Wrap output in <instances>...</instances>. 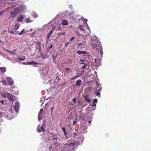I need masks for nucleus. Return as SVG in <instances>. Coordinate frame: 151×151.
I'll list each match as a JSON object with an SVG mask.
<instances>
[{"label": "nucleus", "instance_id": "obj_52", "mask_svg": "<svg viewBox=\"0 0 151 151\" xmlns=\"http://www.w3.org/2000/svg\"><path fill=\"white\" fill-rule=\"evenodd\" d=\"M1 43V41H0V44Z\"/></svg>", "mask_w": 151, "mask_h": 151}, {"label": "nucleus", "instance_id": "obj_2", "mask_svg": "<svg viewBox=\"0 0 151 151\" xmlns=\"http://www.w3.org/2000/svg\"><path fill=\"white\" fill-rule=\"evenodd\" d=\"M88 28H87L85 29L84 32H83L86 36H88L89 35L91 32L90 29L88 26Z\"/></svg>", "mask_w": 151, "mask_h": 151}, {"label": "nucleus", "instance_id": "obj_51", "mask_svg": "<svg viewBox=\"0 0 151 151\" xmlns=\"http://www.w3.org/2000/svg\"><path fill=\"white\" fill-rule=\"evenodd\" d=\"M65 33H63V35H64V34H65Z\"/></svg>", "mask_w": 151, "mask_h": 151}, {"label": "nucleus", "instance_id": "obj_48", "mask_svg": "<svg viewBox=\"0 0 151 151\" xmlns=\"http://www.w3.org/2000/svg\"><path fill=\"white\" fill-rule=\"evenodd\" d=\"M78 32H78V31H77L76 32V34H77L78 35L79 34Z\"/></svg>", "mask_w": 151, "mask_h": 151}, {"label": "nucleus", "instance_id": "obj_15", "mask_svg": "<svg viewBox=\"0 0 151 151\" xmlns=\"http://www.w3.org/2000/svg\"><path fill=\"white\" fill-rule=\"evenodd\" d=\"M76 75L75 76L73 77L72 78L71 80H74V79H75L76 78H79L80 77V75L78 73H76Z\"/></svg>", "mask_w": 151, "mask_h": 151}, {"label": "nucleus", "instance_id": "obj_28", "mask_svg": "<svg viewBox=\"0 0 151 151\" xmlns=\"http://www.w3.org/2000/svg\"><path fill=\"white\" fill-rule=\"evenodd\" d=\"M76 142H75H75H74V143H70V144H68V145H69V146H70V145L72 146H74L75 145V144H76Z\"/></svg>", "mask_w": 151, "mask_h": 151}, {"label": "nucleus", "instance_id": "obj_19", "mask_svg": "<svg viewBox=\"0 0 151 151\" xmlns=\"http://www.w3.org/2000/svg\"><path fill=\"white\" fill-rule=\"evenodd\" d=\"M19 28V26L18 24H15V26H14V29L15 30H17Z\"/></svg>", "mask_w": 151, "mask_h": 151}, {"label": "nucleus", "instance_id": "obj_41", "mask_svg": "<svg viewBox=\"0 0 151 151\" xmlns=\"http://www.w3.org/2000/svg\"><path fill=\"white\" fill-rule=\"evenodd\" d=\"M74 135L75 136H77V133H76V132H74Z\"/></svg>", "mask_w": 151, "mask_h": 151}, {"label": "nucleus", "instance_id": "obj_9", "mask_svg": "<svg viewBox=\"0 0 151 151\" xmlns=\"http://www.w3.org/2000/svg\"><path fill=\"white\" fill-rule=\"evenodd\" d=\"M37 49H38L39 50V51L40 52L41 50V43L40 42H37V45L36 46Z\"/></svg>", "mask_w": 151, "mask_h": 151}, {"label": "nucleus", "instance_id": "obj_29", "mask_svg": "<svg viewBox=\"0 0 151 151\" xmlns=\"http://www.w3.org/2000/svg\"><path fill=\"white\" fill-rule=\"evenodd\" d=\"M24 29L22 30V31H21L19 33V35H22V33H23L24 32Z\"/></svg>", "mask_w": 151, "mask_h": 151}, {"label": "nucleus", "instance_id": "obj_13", "mask_svg": "<svg viewBox=\"0 0 151 151\" xmlns=\"http://www.w3.org/2000/svg\"><path fill=\"white\" fill-rule=\"evenodd\" d=\"M82 81L81 80H78L76 81V85L77 86H80L81 85Z\"/></svg>", "mask_w": 151, "mask_h": 151}, {"label": "nucleus", "instance_id": "obj_44", "mask_svg": "<svg viewBox=\"0 0 151 151\" xmlns=\"http://www.w3.org/2000/svg\"><path fill=\"white\" fill-rule=\"evenodd\" d=\"M70 69L69 68H66L65 69V70H69Z\"/></svg>", "mask_w": 151, "mask_h": 151}, {"label": "nucleus", "instance_id": "obj_8", "mask_svg": "<svg viewBox=\"0 0 151 151\" xmlns=\"http://www.w3.org/2000/svg\"><path fill=\"white\" fill-rule=\"evenodd\" d=\"M85 46V44L84 43H80L78 45L77 47H78L79 49L82 50H83V48H84Z\"/></svg>", "mask_w": 151, "mask_h": 151}, {"label": "nucleus", "instance_id": "obj_18", "mask_svg": "<svg viewBox=\"0 0 151 151\" xmlns=\"http://www.w3.org/2000/svg\"><path fill=\"white\" fill-rule=\"evenodd\" d=\"M27 64L28 65H31V64H35L37 65V63L36 62H34L33 61H32L30 62H27Z\"/></svg>", "mask_w": 151, "mask_h": 151}, {"label": "nucleus", "instance_id": "obj_36", "mask_svg": "<svg viewBox=\"0 0 151 151\" xmlns=\"http://www.w3.org/2000/svg\"><path fill=\"white\" fill-rule=\"evenodd\" d=\"M91 88H92V87H88L87 88V89H88V90H91Z\"/></svg>", "mask_w": 151, "mask_h": 151}, {"label": "nucleus", "instance_id": "obj_4", "mask_svg": "<svg viewBox=\"0 0 151 151\" xmlns=\"http://www.w3.org/2000/svg\"><path fill=\"white\" fill-rule=\"evenodd\" d=\"M7 80L10 85L12 86L14 84L13 80L12 78L9 77H8L7 78Z\"/></svg>", "mask_w": 151, "mask_h": 151}, {"label": "nucleus", "instance_id": "obj_3", "mask_svg": "<svg viewBox=\"0 0 151 151\" xmlns=\"http://www.w3.org/2000/svg\"><path fill=\"white\" fill-rule=\"evenodd\" d=\"M20 104L18 102H17L15 104L14 109L16 112L18 113L19 110Z\"/></svg>", "mask_w": 151, "mask_h": 151}, {"label": "nucleus", "instance_id": "obj_31", "mask_svg": "<svg viewBox=\"0 0 151 151\" xmlns=\"http://www.w3.org/2000/svg\"><path fill=\"white\" fill-rule=\"evenodd\" d=\"M69 41L68 42L66 43L65 44V47H68V45L69 44Z\"/></svg>", "mask_w": 151, "mask_h": 151}, {"label": "nucleus", "instance_id": "obj_20", "mask_svg": "<svg viewBox=\"0 0 151 151\" xmlns=\"http://www.w3.org/2000/svg\"><path fill=\"white\" fill-rule=\"evenodd\" d=\"M81 64H83L84 65L82 66V68L83 69H85L86 68V66L87 64H85V63H81Z\"/></svg>", "mask_w": 151, "mask_h": 151}, {"label": "nucleus", "instance_id": "obj_53", "mask_svg": "<svg viewBox=\"0 0 151 151\" xmlns=\"http://www.w3.org/2000/svg\"><path fill=\"white\" fill-rule=\"evenodd\" d=\"M0 53H1V51H0Z\"/></svg>", "mask_w": 151, "mask_h": 151}, {"label": "nucleus", "instance_id": "obj_27", "mask_svg": "<svg viewBox=\"0 0 151 151\" xmlns=\"http://www.w3.org/2000/svg\"><path fill=\"white\" fill-rule=\"evenodd\" d=\"M37 130L38 132H41V130L40 129V127H38L37 128Z\"/></svg>", "mask_w": 151, "mask_h": 151}, {"label": "nucleus", "instance_id": "obj_26", "mask_svg": "<svg viewBox=\"0 0 151 151\" xmlns=\"http://www.w3.org/2000/svg\"><path fill=\"white\" fill-rule=\"evenodd\" d=\"M62 129H63V130L64 132V133L65 134V135H66V134H67V132L65 131V128L63 127L62 128Z\"/></svg>", "mask_w": 151, "mask_h": 151}, {"label": "nucleus", "instance_id": "obj_22", "mask_svg": "<svg viewBox=\"0 0 151 151\" xmlns=\"http://www.w3.org/2000/svg\"><path fill=\"white\" fill-rule=\"evenodd\" d=\"M1 82L5 85H6L7 84L6 81L4 79L1 81Z\"/></svg>", "mask_w": 151, "mask_h": 151}, {"label": "nucleus", "instance_id": "obj_25", "mask_svg": "<svg viewBox=\"0 0 151 151\" xmlns=\"http://www.w3.org/2000/svg\"><path fill=\"white\" fill-rule=\"evenodd\" d=\"M6 95L5 93H4L3 94H1V97H3L4 98H6Z\"/></svg>", "mask_w": 151, "mask_h": 151}, {"label": "nucleus", "instance_id": "obj_30", "mask_svg": "<svg viewBox=\"0 0 151 151\" xmlns=\"http://www.w3.org/2000/svg\"><path fill=\"white\" fill-rule=\"evenodd\" d=\"M41 131H42L43 132L45 131V129L43 126H41Z\"/></svg>", "mask_w": 151, "mask_h": 151}, {"label": "nucleus", "instance_id": "obj_7", "mask_svg": "<svg viewBox=\"0 0 151 151\" xmlns=\"http://www.w3.org/2000/svg\"><path fill=\"white\" fill-rule=\"evenodd\" d=\"M24 17L22 15H19L18 17H17V22H22L23 20Z\"/></svg>", "mask_w": 151, "mask_h": 151}, {"label": "nucleus", "instance_id": "obj_12", "mask_svg": "<svg viewBox=\"0 0 151 151\" xmlns=\"http://www.w3.org/2000/svg\"><path fill=\"white\" fill-rule=\"evenodd\" d=\"M43 109H41L40 110V111L38 115V118H41L42 117V114L43 112Z\"/></svg>", "mask_w": 151, "mask_h": 151}, {"label": "nucleus", "instance_id": "obj_37", "mask_svg": "<svg viewBox=\"0 0 151 151\" xmlns=\"http://www.w3.org/2000/svg\"><path fill=\"white\" fill-rule=\"evenodd\" d=\"M76 98H74L73 99V101L74 102H76Z\"/></svg>", "mask_w": 151, "mask_h": 151}, {"label": "nucleus", "instance_id": "obj_14", "mask_svg": "<svg viewBox=\"0 0 151 151\" xmlns=\"http://www.w3.org/2000/svg\"><path fill=\"white\" fill-rule=\"evenodd\" d=\"M62 24L63 25H67L69 24V23L68 21L64 20L62 22Z\"/></svg>", "mask_w": 151, "mask_h": 151}, {"label": "nucleus", "instance_id": "obj_10", "mask_svg": "<svg viewBox=\"0 0 151 151\" xmlns=\"http://www.w3.org/2000/svg\"><path fill=\"white\" fill-rule=\"evenodd\" d=\"M77 53L78 55H81V54H86L87 52L84 51L78 50L77 51Z\"/></svg>", "mask_w": 151, "mask_h": 151}, {"label": "nucleus", "instance_id": "obj_5", "mask_svg": "<svg viewBox=\"0 0 151 151\" xmlns=\"http://www.w3.org/2000/svg\"><path fill=\"white\" fill-rule=\"evenodd\" d=\"M55 27H53L51 30L47 34V39H49L50 37V36L52 34L53 32L54 31L55 29Z\"/></svg>", "mask_w": 151, "mask_h": 151}, {"label": "nucleus", "instance_id": "obj_24", "mask_svg": "<svg viewBox=\"0 0 151 151\" xmlns=\"http://www.w3.org/2000/svg\"><path fill=\"white\" fill-rule=\"evenodd\" d=\"M8 31H9V32L11 33V34H12L13 35L14 34V32L13 31V30L12 29L11 30L10 29H8Z\"/></svg>", "mask_w": 151, "mask_h": 151}, {"label": "nucleus", "instance_id": "obj_35", "mask_svg": "<svg viewBox=\"0 0 151 151\" xmlns=\"http://www.w3.org/2000/svg\"><path fill=\"white\" fill-rule=\"evenodd\" d=\"M93 102H94V103H95V102H97V99H95L93 100Z\"/></svg>", "mask_w": 151, "mask_h": 151}, {"label": "nucleus", "instance_id": "obj_33", "mask_svg": "<svg viewBox=\"0 0 151 151\" xmlns=\"http://www.w3.org/2000/svg\"><path fill=\"white\" fill-rule=\"evenodd\" d=\"M96 95V96L99 95V97H100V93L99 92H97Z\"/></svg>", "mask_w": 151, "mask_h": 151}, {"label": "nucleus", "instance_id": "obj_50", "mask_svg": "<svg viewBox=\"0 0 151 151\" xmlns=\"http://www.w3.org/2000/svg\"><path fill=\"white\" fill-rule=\"evenodd\" d=\"M81 62H83V60H81Z\"/></svg>", "mask_w": 151, "mask_h": 151}, {"label": "nucleus", "instance_id": "obj_49", "mask_svg": "<svg viewBox=\"0 0 151 151\" xmlns=\"http://www.w3.org/2000/svg\"><path fill=\"white\" fill-rule=\"evenodd\" d=\"M91 121H89V123H91Z\"/></svg>", "mask_w": 151, "mask_h": 151}, {"label": "nucleus", "instance_id": "obj_1", "mask_svg": "<svg viewBox=\"0 0 151 151\" xmlns=\"http://www.w3.org/2000/svg\"><path fill=\"white\" fill-rule=\"evenodd\" d=\"M7 98L8 99L9 101H12V102H13L14 101V96L13 95L9 93H7Z\"/></svg>", "mask_w": 151, "mask_h": 151}, {"label": "nucleus", "instance_id": "obj_21", "mask_svg": "<svg viewBox=\"0 0 151 151\" xmlns=\"http://www.w3.org/2000/svg\"><path fill=\"white\" fill-rule=\"evenodd\" d=\"M100 50V55H103V52L102 50V47L101 46H99Z\"/></svg>", "mask_w": 151, "mask_h": 151}, {"label": "nucleus", "instance_id": "obj_40", "mask_svg": "<svg viewBox=\"0 0 151 151\" xmlns=\"http://www.w3.org/2000/svg\"><path fill=\"white\" fill-rule=\"evenodd\" d=\"M33 16H34V17L35 18H36V17H37V16L36 14H34L33 15Z\"/></svg>", "mask_w": 151, "mask_h": 151}, {"label": "nucleus", "instance_id": "obj_11", "mask_svg": "<svg viewBox=\"0 0 151 151\" xmlns=\"http://www.w3.org/2000/svg\"><path fill=\"white\" fill-rule=\"evenodd\" d=\"M84 99L85 101L87 102H90L91 101V100L88 97V95H85L84 96Z\"/></svg>", "mask_w": 151, "mask_h": 151}, {"label": "nucleus", "instance_id": "obj_38", "mask_svg": "<svg viewBox=\"0 0 151 151\" xmlns=\"http://www.w3.org/2000/svg\"><path fill=\"white\" fill-rule=\"evenodd\" d=\"M96 106V104H95V103H93H93L92 104V106Z\"/></svg>", "mask_w": 151, "mask_h": 151}, {"label": "nucleus", "instance_id": "obj_34", "mask_svg": "<svg viewBox=\"0 0 151 151\" xmlns=\"http://www.w3.org/2000/svg\"><path fill=\"white\" fill-rule=\"evenodd\" d=\"M19 60H20L23 61V60H25V58H19Z\"/></svg>", "mask_w": 151, "mask_h": 151}, {"label": "nucleus", "instance_id": "obj_47", "mask_svg": "<svg viewBox=\"0 0 151 151\" xmlns=\"http://www.w3.org/2000/svg\"><path fill=\"white\" fill-rule=\"evenodd\" d=\"M101 88H100V89H98V91H101Z\"/></svg>", "mask_w": 151, "mask_h": 151}, {"label": "nucleus", "instance_id": "obj_43", "mask_svg": "<svg viewBox=\"0 0 151 151\" xmlns=\"http://www.w3.org/2000/svg\"><path fill=\"white\" fill-rule=\"evenodd\" d=\"M0 102H1V103L2 104H3L4 102V101L3 100H2L0 101Z\"/></svg>", "mask_w": 151, "mask_h": 151}, {"label": "nucleus", "instance_id": "obj_45", "mask_svg": "<svg viewBox=\"0 0 151 151\" xmlns=\"http://www.w3.org/2000/svg\"><path fill=\"white\" fill-rule=\"evenodd\" d=\"M52 45H51L50 46V47H49V48L51 49L52 48Z\"/></svg>", "mask_w": 151, "mask_h": 151}, {"label": "nucleus", "instance_id": "obj_32", "mask_svg": "<svg viewBox=\"0 0 151 151\" xmlns=\"http://www.w3.org/2000/svg\"><path fill=\"white\" fill-rule=\"evenodd\" d=\"M75 39V37H71V39L70 40V41H72L73 40Z\"/></svg>", "mask_w": 151, "mask_h": 151}, {"label": "nucleus", "instance_id": "obj_17", "mask_svg": "<svg viewBox=\"0 0 151 151\" xmlns=\"http://www.w3.org/2000/svg\"><path fill=\"white\" fill-rule=\"evenodd\" d=\"M79 27L81 30H83V32H84L85 29H84L85 27L83 25H79Z\"/></svg>", "mask_w": 151, "mask_h": 151}, {"label": "nucleus", "instance_id": "obj_46", "mask_svg": "<svg viewBox=\"0 0 151 151\" xmlns=\"http://www.w3.org/2000/svg\"><path fill=\"white\" fill-rule=\"evenodd\" d=\"M53 139L54 140H57V137H56V138H54Z\"/></svg>", "mask_w": 151, "mask_h": 151}, {"label": "nucleus", "instance_id": "obj_39", "mask_svg": "<svg viewBox=\"0 0 151 151\" xmlns=\"http://www.w3.org/2000/svg\"><path fill=\"white\" fill-rule=\"evenodd\" d=\"M77 122L76 121H74L73 122V125H75L77 123Z\"/></svg>", "mask_w": 151, "mask_h": 151}, {"label": "nucleus", "instance_id": "obj_42", "mask_svg": "<svg viewBox=\"0 0 151 151\" xmlns=\"http://www.w3.org/2000/svg\"><path fill=\"white\" fill-rule=\"evenodd\" d=\"M3 14V12H0V16H1V15Z\"/></svg>", "mask_w": 151, "mask_h": 151}, {"label": "nucleus", "instance_id": "obj_16", "mask_svg": "<svg viewBox=\"0 0 151 151\" xmlns=\"http://www.w3.org/2000/svg\"><path fill=\"white\" fill-rule=\"evenodd\" d=\"M0 70L1 72L4 73L6 71V69L5 67H0Z\"/></svg>", "mask_w": 151, "mask_h": 151}, {"label": "nucleus", "instance_id": "obj_23", "mask_svg": "<svg viewBox=\"0 0 151 151\" xmlns=\"http://www.w3.org/2000/svg\"><path fill=\"white\" fill-rule=\"evenodd\" d=\"M26 22L27 23H30V22H31V20L29 17H28L26 19Z\"/></svg>", "mask_w": 151, "mask_h": 151}, {"label": "nucleus", "instance_id": "obj_6", "mask_svg": "<svg viewBox=\"0 0 151 151\" xmlns=\"http://www.w3.org/2000/svg\"><path fill=\"white\" fill-rule=\"evenodd\" d=\"M17 10L16 8L14 9L13 11L11 12V15L13 17H15L16 15L17 14Z\"/></svg>", "mask_w": 151, "mask_h": 151}]
</instances>
